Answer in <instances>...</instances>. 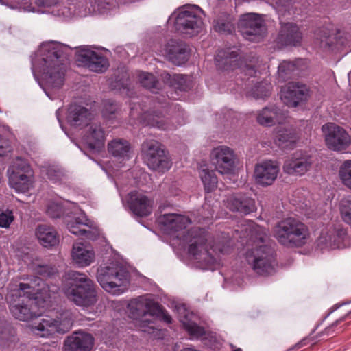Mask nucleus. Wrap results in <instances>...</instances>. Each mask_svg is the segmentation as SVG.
Segmentation results:
<instances>
[{
  "mask_svg": "<svg viewBox=\"0 0 351 351\" xmlns=\"http://www.w3.org/2000/svg\"><path fill=\"white\" fill-rule=\"evenodd\" d=\"M58 289L56 285L50 287L38 276L23 275L19 281L9 285L5 299L12 315L19 320L27 322L36 315L30 307L32 300L46 302Z\"/></svg>",
  "mask_w": 351,
  "mask_h": 351,
  "instance_id": "nucleus-1",
  "label": "nucleus"
},
{
  "mask_svg": "<svg viewBox=\"0 0 351 351\" xmlns=\"http://www.w3.org/2000/svg\"><path fill=\"white\" fill-rule=\"evenodd\" d=\"M159 223L165 230L181 243H189V253L197 260L203 269H211L217 260L213 254L215 250L208 249L207 242L210 236L202 229H192L184 231L191 223L189 217L176 213H165L158 217Z\"/></svg>",
  "mask_w": 351,
  "mask_h": 351,
  "instance_id": "nucleus-2",
  "label": "nucleus"
},
{
  "mask_svg": "<svg viewBox=\"0 0 351 351\" xmlns=\"http://www.w3.org/2000/svg\"><path fill=\"white\" fill-rule=\"evenodd\" d=\"M65 48L60 43H43L32 61V70L34 77L37 79L38 74L40 75L46 86L43 88L51 99L54 97L48 89H59L64 84L66 69L64 61L66 59Z\"/></svg>",
  "mask_w": 351,
  "mask_h": 351,
  "instance_id": "nucleus-3",
  "label": "nucleus"
},
{
  "mask_svg": "<svg viewBox=\"0 0 351 351\" xmlns=\"http://www.w3.org/2000/svg\"><path fill=\"white\" fill-rule=\"evenodd\" d=\"M64 284L63 291L67 299L82 308L94 306L98 300L96 285L84 273L71 271Z\"/></svg>",
  "mask_w": 351,
  "mask_h": 351,
  "instance_id": "nucleus-4",
  "label": "nucleus"
},
{
  "mask_svg": "<svg viewBox=\"0 0 351 351\" xmlns=\"http://www.w3.org/2000/svg\"><path fill=\"white\" fill-rule=\"evenodd\" d=\"M249 226L252 235L255 233L256 237L262 245L247 252V263L257 274H271L275 270V263L271 248L263 244L267 236V231L260 226L254 225L252 222L249 223Z\"/></svg>",
  "mask_w": 351,
  "mask_h": 351,
  "instance_id": "nucleus-5",
  "label": "nucleus"
},
{
  "mask_svg": "<svg viewBox=\"0 0 351 351\" xmlns=\"http://www.w3.org/2000/svg\"><path fill=\"white\" fill-rule=\"evenodd\" d=\"M273 235L277 241L287 247H299L307 243L310 232L307 226L294 217H287L273 228Z\"/></svg>",
  "mask_w": 351,
  "mask_h": 351,
  "instance_id": "nucleus-6",
  "label": "nucleus"
},
{
  "mask_svg": "<svg viewBox=\"0 0 351 351\" xmlns=\"http://www.w3.org/2000/svg\"><path fill=\"white\" fill-rule=\"evenodd\" d=\"M97 280L106 291L113 295H119L129 284L130 273L121 264L111 262L98 267Z\"/></svg>",
  "mask_w": 351,
  "mask_h": 351,
  "instance_id": "nucleus-7",
  "label": "nucleus"
},
{
  "mask_svg": "<svg viewBox=\"0 0 351 351\" xmlns=\"http://www.w3.org/2000/svg\"><path fill=\"white\" fill-rule=\"evenodd\" d=\"M73 324L70 311L64 312L60 317L55 319L49 315L37 316L29 325L32 333L38 337H50L56 333L68 332Z\"/></svg>",
  "mask_w": 351,
  "mask_h": 351,
  "instance_id": "nucleus-8",
  "label": "nucleus"
},
{
  "mask_svg": "<svg viewBox=\"0 0 351 351\" xmlns=\"http://www.w3.org/2000/svg\"><path fill=\"white\" fill-rule=\"evenodd\" d=\"M203 15V11L198 6L184 5L174 12L169 21H174V26L177 31L192 36L202 29Z\"/></svg>",
  "mask_w": 351,
  "mask_h": 351,
  "instance_id": "nucleus-9",
  "label": "nucleus"
},
{
  "mask_svg": "<svg viewBox=\"0 0 351 351\" xmlns=\"http://www.w3.org/2000/svg\"><path fill=\"white\" fill-rule=\"evenodd\" d=\"M9 185L17 193H25L34 187V173L29 164L17 158L8 169Z\"/></svg>",
  "mask_w": 351,
  "mask_h": 351,
  "instance_id": "nucleus-10",
  "label": "nucleus"
},
{
  "mask_svg": "<svg viewBox=\"0 0 351 351\" xmlns=\"http://www.w3.org/2000/svg\"><path fill=\"white\" fill-rule=\"evenodd\" d=\"M142 154L144 162L150 169L164 172L172 165L168 154L156 141H145L142 145Z\"/></svg>",
  "mask_w": 351,
  "mask_h": 351,
  "instance_id": "nucleus-11",
  "label": "nucleus"
},
{
  "mask_svg": "<svg viewBox=\"0 0 351 351\" xmlns=\"http://www.w3.org/2000/svg\"><path fill=\"white\" fill-rule=\"evenodd\" d=\"M129 313L134 319H141V330L144 332H149L153 329L150 326L148 329L145 328V323L150 324L151 319H146L147 316L152 317V314L158 312L157 302L147 296H140L130 301L128 305Z\"/></svg>",
  "mask_w": 351,
  "mask_h": 351,
  "instance_id": "nucleus-12",
  "label": "nucleus"
},
{
  "mask_svg": "<svg viewBox=\"0 0 351 351\" xmlns=\"http://www.w3.org/2000/svg\"><path fill=\"white\" fill-rule=\"evenodd\" d=\"M238 56L237 51L230 49L219 51L215 57L216 64L219 69L228 71L239 69L245 75L255 76L256 73L255 69Z\"/></svg>",
  "mask_w": 351,
  "mask_h": 351,
  "instance_id": "nucleus-13",
  "label": "nucleus"
},
{
  "mask_svg": "<svg viewBox=\"0 0 351 351\" xmlns=\"http://www.w3.org/2000/svg\"><path fill=\"white\" fill-rule=\"evenodd\" d=\"M210 160L216 170L221 175H234L236 170L237 156L231 148L220 145L210 153Z\"/></svg>",
  "mask_w": 351,
  "mask_h": 351,
  "instance_id": "nucleus-14",
  "label": "nucleus"
},
{
  "mask_svg": "<svg viewBox=\"0 0 351 351\" xmlns=\"http://www.w3.org/2000/svg\"><path fill=\"white\" fill-rule=\"evenodd\" d=\"M69 231L83 239L95 240L99 232L95 223L88 219L84 213L81 212L79 216L68 217L65 220Z\"/></svg>",
  "mask_w": 351,
  "mask_h": 351,
  "instance_id": "nucleus-15",
  "label": "nucleus"
},
{
  "mask_svg": "<svg viewBox=\"0 0 351 351\" xmlns=\"http://www.w3.org/2000/svg\"><path fill=\"white\" fill-rule=\"evenodd\" d=\"M243 36L250 41L259 42L265 34L263 20L255 13L243 14L239 21Z\"/></svg>",
  "mask_w": 351,
  "mask_h": 351,
  "instance_id": "nucleus-16",
  "label": "nucleus"
},
{
  "mask_svg": "<svg viewBox=\"0 0 351 351\" xmlns=\"http://www.w3.org/2000/svg\"><path fill=\"white\" fill-rule=\"evenodd\" d=\"M327 147L334 151L346 149L350 143V138L346 131L333 123H328L322 127Z\"/></svg>",
  "mask_w": 351,
  "mask_h": 351,
  "instance_id": "nucleus-17",
  "label": "nucleus"
},
{
  "mask_svg": "<svg viewBox=\"0 0 351 351\" xmlns=\"http://www.w3.org/2000/svg\"><path fill=\"white\" fill-rule=\"evenodd\" d=\"M312 164L313 160L310 155L302 152H296L285 160L282 170L286 174L301 176L310 170Z\"/></svg>",
  "mask_w": 351,
  "mask_h": 351,
  "instance_id": "nucleus-18",
  "label": "nucleus"
},
{
  "mask_svg": "<svg viewBox=\"0 0 351 351\" xmlns=\"http://www.w3.org/2000/svg\"><path fill=\"white\" fill-rule=\"evenodd\" d=\"M76 60L94 72L101 73L108 67V60L100 53L96 52L88 47H83L77 50Z\"/></svg>",
  "mask_w": 351,
  "mask_h": 351,
  "instance_id": "nucleus-19",
  "label": "nucleus"
},
{
  "mask_svg": "<svg viewBox=\"0 0 351 351\" xmlns=\"http://www.w3.org/2000/svg\"><path fill=\"white\" fill-rule=\"evenodd\" d=\"M126 202L130 211L136 216L147 217L152 212L154 201L142 191H134L128 193Z\"/></svg>",
  "mask_w": 351,
  "mask_h": 351,
  "instance_id": "nucleus-20",
  "label": "nucleus"
},
{
  "mask_svg": "<svg viewBox=\"0 0 351 351\" xmlns=\"http://www.w3.org/2000/svg\"><path fill=\"white\" fill-rule=\"evenodd\" d=\"M346 237V230L329 225L322 230L317 245L322 248H340L345 246L343 241Z\"/></svg>",
  "mask_w": 351,
  "mask_h": 351,
  "instance_id": "nucleus-21",
  "label": "nucleus"
},
{
  "mask_svg": "<svg viewBox=\"0 0 351 351\" xmlns=\"http://www.w3.org/2000/svg\"><path fill=\"white\" fill-rule=\"evenodd\" d=\"M280 171L279 165L276 161L266 160L256 165L254 178L257 184L262 186L271 185L276 180Z\"/></svg>",
  "mask_w": 351,
  "mask_h": 351,
  "instance_id": "nucleus-22",
  "label": "nucleus"
},
{
  "mask_svg": "<svg viewBox=\"0 0 351 351\" xmlns=\"http://www.w3.org/2000/svg\"><path fill=\"white\" fill-rule=\"evenodd\" d=\"M308 89L306 86L296 83L289 82L282 88L280 98L288 106L295 107L300 102L307 99Z\"/></svg>",
  "mask_w": 351,
  "mask_h": 351,
  "instance_id": "nucleus-23",
  "label": "nucleus"
},
{
  "mask_svg": "<svg viewBox=\"0 0 351 351\" xmlns=\"http://www.w3.org/2000/svg\"><path fill=\"white\" fill-rule=\"evenodd\" d=\"M94 346V338L84 332H75L68 337L64 343L65 351H91Z\"/></svg>",
  "mask_w": 351,
  "mask_h": 351,
  "instance_id": "nucleus-24",
  "label": "nucleus"
},
{
  "mask_svg": "<svg viewBox=\"0 0 351 351\" xmlns=\"http://www.w3.org/2000/svg\"><path fill=\"white\" fill-rule=\"evenodd\" d=\"M176 311L180 322L188 332L191 339H197L205 335L204 328L198 326L195 322L196 316L189 311L184 304L176 306Z\"/></svg>",
  "mask_w": 351,
  "mask_h": 351,
  "instance_id": "nucleus-25",
  "label": "nucleus"
},
{
  "mask_svg": "<svg viewBox=\"0 0 351 351\" xmlns=\"http://www.w3.org/2000/svg\"><path fill=\"white\" fill-rule=\"evenodd\" d=\"M302 35L298 26L293 23L282 24L277 42L282 46H297L302 42Z\"/></svg>",
  "mask_w": 351,
  "mask_h": 351,
  "instance_id": "nucleus-26",
  "label": "nucleus"
},
{
  "mask_svg": "<svg viewBox=\"0 0 351 351\" xmlns=\"http://www.w3.org/2000/svg\"><path fill=\"white\" fill-rule=\"evenodd\" d=\"M225 204L232 211L247 215L256 210L254 200L241 194H232L228 196Z\"/></svg>",
  "mask_w": 351,
  "mask_h": 351,
  "instance_id": "nucleus-27",
  "label": "nucleus"
},
{
  "mask_svg": "<svg viewBox=\"0 0 351 351\" xmlns=\"http://www.w3.org/2000/svg\"><path fill=\"white\" fill-rule=\"evenodd\" d=\"M95 258V252L90 246L82 243L73 244L71 258L78 267L89 266L94 262Z\"/></svg>",
  "mask_w": 351,
  "mask_h": 351,
  "instance_id": "nucleus-28",
  "label": "nucleus"
},
{
  "mask_svg": "<svg viewBox=\"0 0 351 351\" xmlns=\"http://www.w3.org/2000/svg\"><path fill=\"white\" fill-rule=\"evenodd\" d=\"M284 120L285 115L276 106H266L256 113V121L262 126L271 127L282 123Z\"/></svg>",
  "mask_w": 351,
  "mask_h": 351,
  "instance_id": "nucleus-29",
  "label": "nucleus"
},
{
  "mask_svg": "<svg viewBox=\"0 0 351 351\" xmlns=\"http://www.w3.org/2000/svg\"><path fill=\"white\" fill-rule=\"evenodd\" d=\"M92 118V114L80 105L71 104L68 109L66 119L72 126L88 125Z\"/></svg>",
  "mask_w": 351,
  "mask_h": 351,
  "instance_id": "nucleus-30",
  "label": "nucleus"
},
{
  "mask_svg": "<svg viewBox=\"0 0 351 351\" xmlns=\"http://www.w3.org/2000/svg\"><path fill=\"white\" fill-rule=\"evenodd\" d=\"M23 261L33 271L45 277H51L57 274V269L51 265H45L41 260L34 254H25Z\"/></svg>",
  "mask_w": 351,
  "mask_h": 351,
  "instance_id": "nucleus-31",
  "label": "nucleus"
},
{
  "mask_svg": "<svg viewBox=\"0 0 351 351\" xmlns=\"http://www.w3.org/2000/svg\"><path fill=\"white\" fill-rule=\"evenodd\" d=\"M164 55L173 64L178 66L184 64L189 57L186 47L174 41H171V44L167 46Z\"/></svg>",
  "mask_w": 351,
  "mask_h": 351,
  "instance_id": "nucleus-32",
  "label": "nucleus"
},
{
  "mask_svg": "<svg viewBox=\"0 0 351 351\" xmlns=\"http://www.w3.org/2000/svg\"><path fill=\"white\" fill-rule=\"evenodd\" d=\"M298 140V136L294 128L283 127L278 129L274 143L282 149H292Z\"/></svg>",
  "mask_w": 351,
  "mask_h": 351,
  "instance_id": "nucleus-33",
  "label": "nucleus"
},
{
  "mask_svg": "<svg viewBox=\"0 0 351 351\" xmlns=\"http://www.w3.org/2000/svg\"><path fill=\"white\" fill-rule=\"evenodd\" d=\"M35 234L40 244L45 247H53L59 243L57 232L51 226L40 225L36 228Z\"/></svg>",
  "mask_w": 351,
  "mask_h": 351,
  "instance_id": "nucleus-34",
  "label": "nucleus"
},
{
  "mask_svg": "<svg viewBox=\"0 0 351 351\" xmlns=\"http://www.w3.org/2000/svg\"><path fill=\"white\" fill-rule=\"evenodd\" d=\"M108 149L117 160H128L131 157V147L130 143L124 139H114L108 145Z\"/></svg>",
  "mask_w": 351,
  "mask_h": 351,
  "instance_id": "nucleus-35",
  "label": "nucleus"
},
{
  "mask_svg": "<svg viewBox=\"0 0 351 351\" xmlns=\"http://www.w3.org/2000/svg\"><path fill=\"white\" fill-rule=\"evenodd\" d=\"M105 134L101 126L96 123L89 125L86 134L84 137V142L90 149H99L104 145Z\"/></svg>",
  "mask_w": 351,
  "mask_h": 351,
  "instance_id": "nucleus-36",
  "label": "nucleus"
},
{
  "mask_svg": "<svg viewBox=\"0 0 351 351\" xmlns=\"http://www.w3.org/2000/svg\"><path fill=\"white\" fill-rule=\"evenodd\" d=\"M142 119L147 125L160 130H171L176 127L169 123L159 112H145L143 114Z\"/></svg>",
  "mask_w": 351,
  "mask_h": 351,
  "instance_id": "nucleus-37",
  "label": "nucleus"
},
{
  "mask_svg": "<svg viewBox=\"0 0 351 351\" xmlns=\"http://www.w3.org/2000/svg\"><path fill=\"white\" fill-rule=\"evenodd\" d=\"M199 173L207 193H210L217 188L218 180L213 171L209 170L204 165L201 167Z\"/></svg>",
  "mask_w": 351,
  "mask_h": 351,
  "instance_id": "nucleus-38",
  "label": "nucleus"
},
{
  "mask_svg": "<svg viewBox=\"0 0 351 351\" xmlns=\"http://www.w3.org/2000/svg\"><path fill=\"white\" fill-rule=\"evenodd\" d=\"M138 81L143 87L150 90L152 93H157L156 90L159 89L158 82L156 80L155 77L152 73H140Z\"/></svg>",
  "mask_w": 351,
  "mask_h": 351,
  "instance_id": "nucleus-39",
  "label": "nucleus"
},
{
  "mask_svg": "<svg viewBox=\"0 0 351 351\" xmlns=\"http://www.w3.org/2000/svg\"><path fill=\"white\" fill-rule=\"evenodd\" d=\"M320 47L324 50L332 49L335 45L337 43V37L334 34H330L323 30L321 32L320 35Z\"/></svg>",
  "mask_w": 351,
  "mask_h": 351,
  "instance_id": "nucleus-40",
  "label": "nucleus"
},
{
  "mask_svg": "<svg viewBox=\"0 0 351 351\" xmlns=\"http://www.w3.org/2000/svg\"><path fill=\"white\" fill-rule=\"evenodd\" d=\"M339 178L342 183L351 189V160H346L340 167Z\"/></svg>",
  "mask_w": 351,
  "mask_h": 351,
  "instance_id": "nucleus-41",
  "label": "nucleus"
},
{
  "mask_svg": "<svg viewBox=\"0 0 351 351\" xmlns=\"http://www.w3.org/2000/svg\"><path fill=\"white\" fill-rule=\"evenodd\" d=\"M271 85L265 82H261L252 89V95L256 99H262L269 95Z\"/></svg>",
  "mask_w": 351,
  "mask_h": 351,
  "instance_id": "nucleus-42",
  "label": "nucleus"
},
{
  "mask_svg": "<svg viewBox=\"0 0 351 351\" xmlns=\"http://www.w3.org/2000/svg\"><path fill=\"white\" fill-rule=\"evenodd\" d=\"M15 337L10 328L0 326V345L3 347H10Z\"/></svg>",
  "mask_w": 351,
  "mask_h": 351,
  "instance_id": "nucleus-43",
  "label": "nucleus"
},
{
  "mask_svg": "<svg viewBox=\"0 0 351 351\" xmlns=\"http://www.w3.org/2000/svg\"><path fill=\"white\" fill-rule=\"evenodd\" d=\"M340 211L343 220L351 226V196L341 200Z\"/></svg>",
  "mask_w": 351,
  "mask_h": 351,
  "instance_id": "nucleus-44",
  "label": "nucleus"
},
{
  "mask_svg": "<svg viewBox=\"0 0 351 351\" xmlns=\"http://www.w3.org/2000/svg\"><path fill=\"white\" fill-rule=\"evenodd\" d=\"M295 69V64L289 61H283L278 66V73L279 77L284 80L288 78Z\"/></svg>",
  "mask_w": 351,
  "mask_h": 351,
  "instance_id": "nucleus-45",
  "label": "nucleus"
},
{
  "mask_svg": "<svg viewBox=\"0 0 351 351\" xmlns=\"http://www.w3.org/2000/svg\"><path fill=\"white\" fill-rule=\"evenodd\" d=\"M214 28L220 33L231 34L234 30V25L230 19H218L215 22Z\"/></svg>",
  "mask_w": 351,
  "mask_h": 351,
  "instance_id": "nucleus-46",
  "label": "nucleus"
},
{
  "mask_svg": "<svg viewBox=\"0 0 351 351\" xmlns=\"http://www.w3.org/2000/svg\"><path fill=\"white\" fill-rule=\"evenodd\" d=\"M46 213L51 218H59L63 213V208L60 204L51 202L47 205Z\"/></svg>",
  "mask_w": 351,
  "mask_h": 351,
  "instance_id": "nucleus-47",
  "label": "nucleus"
},
{
  "mask_svg": "<svg viewBox=\"0 0 351 351\" xmlns=\"http://www.w3.org/2000/svg\"><path fill=\"white\" fill-rule=\"evenodd\" d=\"M161 77L165 83L168 84L169 86H176L175 82H178L180 83L181 82H185L186 76L182 74H174L171 75L169 73L163 72L161 73Z\"/></svg>",
  "mask_w": 351,
  "mask_h": 351,
  "instance_id": "nucleus-48",
  "label": "nucleus"
},
{
  "mask_svg": "<svg viewBox=\"0 0 351 351\" xmlns=\"http://www.w3.org/2000/svg\"><path fill=\"white\" fill-rule=\"evenodd\" d=\"M14 219V217L11 210H0V228H9Z\"/></svg>",
  "mask_w": 351,
  "mask_h": 351,
  "instance_id": "nucleus-49",
  "label": "nucleus"
},
{
  "mask_svg": "<svg viewBox=\"0 0 351 351\" xmlns=\"http://www.w3.org/2000/svg\"><path fill=\"white\" fill-rule=\"evenodd\" d=\"M45 173L47 178L53 182H58L61 181L63 174L62 171L54 167H49L43 170Z\"/></svg>",
  "mask_w": 351,
  "mask_h": 351,
  "instance_id": "nucleus-50",
  "label": "nucleus"
},
{
  "mask_svg": "<svg viewBox=\"0 0 351 351\" xmlns=\"http://www.w3.org/2000/svg\"><path fill=\"white\" fill-rule=\"evenodd\" d=\"M157 308L158 312L156 314H152L151 317L150 324L153 323V320L156 318L163 320L167 324L171 323L172 319L171 317L167 313L166 311L162 309L161 306L157 303Z\"/></svg>",
  "mask_w": 351,
  "mask_h": 351,
  "instance_id": "nucleus-51",
  "label": "nucleus"
},
{
  "mask_svg": "<svg viewBox=\"0 0 351 351\" xmlns=\"http://www.w3.org/2000/svg\"><path fill=\"white\" fill-rule=\"evenodd\" d=\"M117 109V105L111 100L105 102L103 109V114L107 117L108 115L113 114Z\"/></svg>",
  "mask_w": 351,
  "mask_h": 351,
  "instance_id": "nucleus-52",
  "label": "nucleus"
},
{
  "mask_svg": "<svg viewBox=\"0 0 351 351\" xmlns=\"http://www.w3.org/2000/svg\"><path fill=\"white\" fill-rule=\"evenodd\" d=\"M11 150L9 143L7 141L3 139L0 136V156L5 155Z\"/></svg>",
  "mask_w": 351,
  "mask_h": 351,
  "instance_id": "nucleus-53",
  "label": "nucleus"
},
{
  "mask_svg": "<svg viewBox=\"0 0 351 351\" xmlns=\"http://www.w3.org/2000/svg\"><path fill=\"white\" fill-rule=\"evenodd\" d=\"M36 1L39 6L50 8L56 5L59 0H36Z\"/></svg>",
  "mask_w": 351,
  "mask_h": 351,
  "instance_id": "nucleus-54",
  "label": "nucleus"
},
{
  "mask_svg": "<svg viewBox=\"0 0 351 351\" xmlns=\"http://www.w3.org/2000/svg\"><path fill=\"white\" fill-rule=\"evenodd\" d=\"M304 340L299 342L298 343H297L293 348H301L302 346H303L304 345Z\"/></svg>",
  "mask_w": 351,
  "mask_h": 351,
  "instance_id": "nucleus-55",
  "label": "nucleus"
},
{
  "mask_svg": "<svg viewBox=\"0 0 351 351\" xmlns=\"http://www.w3.org/2000/svg\"><path fill=\"white\" fill-rule=\"evenodd\" d=\"M213 213H210L209 214V215L206 216V218L208 219V218H213Z\"/></svg>",
  "mask_w": 351,
  "mask_h": 351,
  "instance_id": "nucleus-56",
  "label": "nucleus"
},
{
  "mask_svg": "<svg viewBox=\"0 0 351 351\" xmlns=\"http://www.w3.org/2000/svg\"><path fill=\"white\" fill-rule=\"evenodd\" d=\"M59 110H60L58 109V110L56 111V115H57V117H58V112H59Z\"/></svg>",
  "mask_w": 351,
  "mask_h": 351,
  "instance_id": "nucleus-57",
  "label": "nucleus"
},
{
  "mask_svg": "<svg viewBox=\"0 0 351 351\" xmlns=\"http://www.w3.org/2000/svg\"><path fill=\"white\" fill-rule=\"evenodd\" d=\"M207 206H208V205L205 204L204 205V208H206L207 207Z\"/></svg>",
  "mask_w": 351,
  "mask_h": 351,
  "instance_id": "nucleus-58",
  "label": "nucleus"
}]
</instances>
